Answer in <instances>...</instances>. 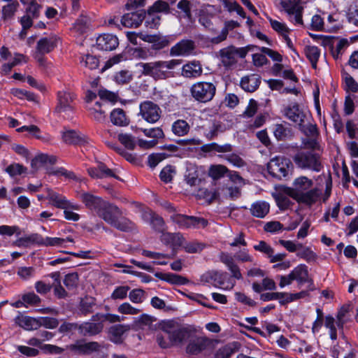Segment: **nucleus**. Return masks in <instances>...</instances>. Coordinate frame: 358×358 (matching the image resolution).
Segmentation results:
<instances>
[{"instance_id": "37998d69", "label": "nucleus", "mask_w": 358, "mask_h": 358, "mask_svg": "<svg viewBox=\"0 0 358 358\" xmlns=\"http://www.w3.org/2000/svg\"><path fill=\"white\" fill-rule=\"evenodd\" d=\"M171 130L176 136H184L189 133L190 126L185 120H178L173 123Z\"/></svg>"}, {"instance_id": "13d9d810", "label": "nucleus", "mask_w": 358, "mask_h": 358, "mask_svg": "<svg viewBox=\"0 0 358 358\" xmlns=\"http://www.w3.org/2000/svg\"><path fill=\"white\" fill-rule=\"evenodd\" d=\"M155 320V317L147 314H143L138 317L135 319V324L141 329H144L145 327H150Z\"/></svg>"}, {"instance_id": "6e6552de", "label": "nucleus", "mask_w": 358, "mask_h": 358, "mask_svg": "<svg viewBox=\"0 0 358 358\" xmlns=\"http://www.w3.org/2000/svg\"><path fill=\"white\" fill-rule=\"evenodd\" d=\"M251 50L250 46L236 48L231 45L221 49L219 51V56L222 64L227 68H230L237 63L238 58L245 57L248 51Z\"/></svg>"}, {"instance_id": "3c124183", "label": "nucleus", "mask_w": 358, "mask_h": 358, "mask_svg": "<svg viewBox=\"0 0 358 358\" xmlns=\"http://www.w3.org/2000/svg\"><path fill=\"white\" fill-rule=\"evenodd\" d=\"M237 343L229 344L220 348L215 354V358H229L236 350Z\"/></svg>"}, {"instance_id": "cd10ccee", "label": "nucleus", "mask_w": 358, "mask_h": 358, "mask_svg": "<svg viewBox=\"0 0 358 358\" xmlns=\"http://www.w3.org/2000/svg\"><path fill=\"white\" fill-rule=\"evenodd\" d=\"M27 343L31 346L38 347L44 352L59 354L63 352V349L58 346L50 344H43L38 336L30 338L27 341Z\"/></svg>"}, {"instance_id": "58836bf2", "label": "nucleus", "mask_w": 358, "mask_h": 358, "mask_svg": "<svg viewBox=\"0 0 358 358\" xmlns=\"http://www.w3.org/2000/svg\"><path fill=\"white\" fill-rule=\"evenodd\" d=\"M129 329V327L124 324L112 326L109 329L110 341L115 343L122 342V336Z\"/></svg>"}, {"instance_id": "052dcab7", "label": "nucleus", "mask_w": 358, "mask_h": 358, "mask_svg": "<svg viewBox=\"0 0 358 358\" xmlns=\"http://www.w3.org/2000/svg\"><path fill=\"white\" fill-rule=\"evenodd\" d=\"M141 131L145 134V136L154 138V140L162 138L164 137V131L160 127L141 129Z\"/></svg>"}, {"instance_id": "69168bd1", "label": "nucleus", "mask_w": 358, "mask_h": 358, "mask_svg": "<svg viewBox=\"0 0 358 358\" xmlns=\"http://www.w3.org/2000/svg\"><path fill=\"white\" fill-rule=\"evenodd\" d=\"M37 322L38 325L48 329H55L59 325L58 320L50 317H41Z\"/></svg>"}, {"instance_id": "0eeeda50", "label": "nucleus", "mask_w": 358, "mask_h": 358, "mask_svg": "<svg viewBox=\"0 0 358 358\" xmlns=\"http://www.w3.org/2000/svg\"><path fill=\"white\" fill-rule=\"evenodd\" d=\"M292 163L285 157H274L267 164L268 173L273 178L280 180L287 177L292 173Z\"/></svg>"}, {"instance_id": "9d476101", "label": "nucleus", "mask_w": 358, "mask_h": 358, "mask_svg": "<svg viewBox=\"0 0 358 358\" xmlns=\"http://www.w3.org/2000/svg\"><path fill=\"white\" fill-rule=\"evenodd\" d=\"M214 350V344L210 339L199 337L190 339L186 348V352L189 355H196L203 353L205 355H210Z\"/></svg>"}, {"instance_id": "f8f14e48", "label": "nucleus", "mask_w": 358, "mask_h": 358, "mask_svg": "<svg viewBox=\"0 0 358 358\" xmlns=\"http://www.w3.org/2000/svg\"><path fill=\"white\" fill-rule=\"evenodd\" d=\"M139 108V115L148 122L155 123L159 120L162 110L157 104L151 101H145Z\"/></svg>"}, {"instance_id": "c756f323", "label": "nucleus", "mask_w": 358, "mask_h": 358, "mask_svg": "<svg viewBox=\"0 0 358 358\" xmlns=\"http://www.w3.org/2000/svg\"><path fill=\"white\" fill-rule=\"evenodd\" d=\"M87 171L92 178H116V176L113 173V171L102 163H100L97 167L88 169Z\"/></svg>"}, {"instance_id": "49530a36", "label": "nucleus", "mask_w": 358, "mask_h": 358, "mask_svg": "<svg viewBox=\"0 0 358 358\" xmlns=\"http://www.w3.org/2000/svg\"><path fill=\"white\" fill-rule=\"evenodd\" d=\"M306 57L311 63L313 69L317 68V63L320 55V50L317 46H306L304 49Z\"/></svg>"}, {"instance_id": "bb28decb", "label": "nucleus", "mask_w": 358, "mask_h": 358, "mask_svg": "<svg viewBox=\"0 0 358 358\" xmlns=\"http://www.w3.org/2000/svg\"><path fill=\"white\" fill-rule=\"evenodd\" d=\"M202 73V67L199 62L193 61L185 64L182 68V76L191 78H196Z\"/></svg>"}, {"instance_id": "72a5a7b5", "label": "nucleus", "mask_w": 358, "mask_h": 358, "mask_svg": "<svg viewBox=\"0 0 358 358\" xmlns=\"http://www.w3.org/2000/svg\"><path fill=\"white\" fill-rule=\"evenodd\" d=\"M155 276L172 285H182L189 282V280L182 275L176 273H157Z\"/></svg>"}, {"instance_id": "dca6fc26", "label": "nucleus", "mask_w": 358, "mask_h": 358, "mask_svg": "<svg viewBox=\"0 0 358 358\" xmlns=\"http://www.w3.org/2000/svg\"><path fill=\"white\" fill-rule=\"evenodd\" d=\"M219 258L220 262L223 263L231 272V276L229 277L231 278V280H233V278L236 280H241L243 278L241 269L231 254L222 252L220 254Z\"/></svg>"}, {"instance_id": "473e14b6", "label": "nucleus", "mask_w": 358, "mask_h": 358, "mask_svg": "<svg viewBox=\"0 0 358 358\" xmlns=\"http://www.w3.org/2000/svg\"><path fill=\"white\" fill-rule=\"evenodd\" d=\"M184 237L180 233H166L163 235L162 241L166 245H170L175 251L178 247H182Z\"/></svg>"}, {"instance_id": "a878e982", "label": "nucleus", "mask_w": 358, "mask_h": 358, "mask_svg": "<svg viewBox=\"0 0 358 358\" xmlns=\"http://www.w3.org/2000/svg\"><path fill=\"white\" fill-rule=\"evenodd\" d=\"M57 41L55 36L42 38L37 42L36 50L41 55L49 53L57 46Z\"/></svg>"}, {"instance_id": "6ab92c4d", "label": "nucleus", "mask_w": 358, "mask_h": 358, "mask_svg": "<svg viewBox=\"0 0 358 358\" xmlns=\"http://www.w3.org/2000/svg\"><path fill=\"white\" fill-rule=\"evenodd\" d=\"M284 115L287 119L299 127H302L306 117L305 113L300 110L296 103H291L286 106L284 109Z\"/></svg>"}, {"instance_id": "20e7f679", "label": "nucleus", "mask_w": 358, "mask_h": 358, "mask_svg": "<svg viewBox=\"0 0 358 358\" xmlns=\"http://www.w3.org/2000/svg\"><path fill=\"white\" fill-rule=\"evenodd\" d=\"M182 63V60L171 59L158 60L148 63H140L142 73L155 80H166L175 77L174 70Z\"/></svg>"}, {"instance_id": "5fc2aeb1", "label": "nucleus", "mask_w": 358, "mask_h": 358, "mask_svg": "<svg viewBox=\"0 0 358 358\" xmlns=\"http://www.w3.org/2000/svg\"><path fill=\"white\" fill-rule=\"evenodd\" d=\"M78 275L76 273H71L65 275L63 282L69 290H72L78 287Z\"/></svg>"}, {"instance_id": "aec40b11", "label": "nucleus", "mask_w": 358, "mask_h": 358, "mask_svg": "<svg viewBox=\"0 0 358 358\" xmlns=\"http://www.w3.org/2000/svg\"><path fill=\"white\" fill-rule=\"evenodd\" d=\"M75 95L67 92H59L57 94L58 103L55 108L57 113L71 111L73 110V102Z\"/></svg>"}, {"instance_id": "a19ab883", "label": "nucleus", "mask_w": 358, "mask_h": 358, "mask_svg": "<svg viewBox=\"0 0 358 358\" xmlns=\"http://www.w3.org/2000/svg\"><path fill=\"white\" fill-rule=\"evenodd\" d=\"M206 247V243L196 240L186 241L184 238L182 248L187 253H199Z\"/></svg>"}, {"instance_id": "a18cd8bd", "label": "nucleus", "mask_w": 358, "mask_h": 358, "mask_svg": "<svg viewBox=\"0 0 358 358\" xmlns=\"http://www.w3.org/2000/svg\"><path fill=\"white\" fill-rule=\"evenodd\" d=\"M148 43H152V48L159 50L168 46L169 40L167 36L162 35H152V37L148 38Z\"/></svg>"}, {"instance_id": "774afa93", "label": "nucleus", "mask_w": 358, "mask_h": 358, "mask_svg": "<svg viewBox=\"0 0 358 358\" xmlns=\"http://www.w3.org/2000/svg\"><path fill=\"white\" fill-rule=\"evenodd\" d=\"M173 173H175V169L172 166H165L160 172L159 178L162 181L168 183L173 179Z\"/></svg>"}, {"instance_id": "f257e3e1", "label": "nucleus", "mask_w": 358, "mask_h": 358, "mask_svg": "<svg viewBox=\"0 0 358 358\" xmlns=\"http://www.w3.org/2000/svg\"><path fill=\"white\" fill-rule=\"evenodd\" d=\"M192 332L189 327L173 320L164 321L161 331L156 336V341L162 348L181 346L190 339Z\"/></svg>"}, {"instance_id": "680f3d73", "label": "nucleus", "mask_w": 358, "mask_h": 358, "mask_svg": "<svg viewBox=\"0 0 358 358\" xmlns=\"http://www.w3.org/2000/svg\"><path fill=\"white\" fill-rule=\"evenodd\" d=\"M253 248L256 251L264 254L267 257H271L272 254L274 253V249L264 241H260Z\"/></svg>"}, {"instance_id": "338daca9", "label": "nucleus", "mask_w": 358, "mask_h": 358, "mask_svg": "<svg viewBox=\"0 0 358 358\" xmlns=\"http://www.w3.org/2000/svg\"><path fill=\"white\" fill-rule=\"evenodd\" d=\"M169 154L165 152L153 153L148 156V164L150 167H155L160 162L169 157Z\"/></svg>"}, {"instance_id": "4468645a", "label": "nucleus", "mask_w": 358, "mask_h": 358, "mask_svg": "<svg viewBox=\"0 0 358 358\" xmlns=\"http://www.w3.org/2000/svg\"><path fill=\"white\" fill-rule=\"evenodd\" d=\"M47 199H48L52 203L54 206L57 208L64 209V208H71L72 210H79L80 206L76 203H73L66 198L59 194L52 189L47 188Z\"/></svg>"}, {"instance_id": "4d7b16f0", "label": "nucleus", "mask_w": 358, "mask_h": 358, "mask_svg": "<svg viewBox=\"0 0 358 358\" xmlns=\"http://www.w3.org/2000/svg\"><path fill=\"white\" fill-rule=\"evenodd\" d=\"M224 159L237 168L246 165L245 162L236 153H229L223 156Z\"/></svg>"}, {"instance_id": "f704fd0d", "label": "nucleus", "mask_w": 358, "mask_h": 358, "mask_svg": "<svg viewBox=\"0 0 358 358\" xmlns=\"http://www.w3.org/2000/svg\"><path fill=\"white\" fill-rule=\"evenodd\" d=\"M20 7V3L17 1H14L2 6L1 8V20L8 21L13 19L16 12Z\"/></svg>"}, {"instance_id": "2f4dec72", "label": "nucleus", "mask_w": 358, "mask_h": 358, "mask_svg": "<svg viewBox=\"0 0 358 358\" xmlns=\"http://www.w3.org/2000/svg\"><path fill=\"white\" fill-rule=\"evenodd\" d=\"M273 134L278 141H285L292 136V129L287 122L275 124Z\"/></svg>"}, {"instance_id": "7c9ffc66", "label": "nucleus", "mask_w": 358, "mask_h": 358, "mask_svg": "<svg viewBox=\"0 0 358 358\" xmlns=\"http://www.w3.org/2000/svg\"><path fill=\"white\" fill-rule=\"evenodd\" d=\"M111 122L118 127H125L129 124V119L121 108H115L110 113Z\"/></svg>"}, {"instance_id": "f03ea898", "label": "nucleus", "mask_w": 358, "mask_h": 358, "mask_svg": "<svg viewBox=\"0 0 358 358\" xmlns=\"http://www.w3.org/2000/svg\"><path fill=\"white\" fill-rule=\"evenodd\" d=\"M313 182L306 176H300L293 182V187H287L285 193L296 200L308 206H312L319 199L322 192L317 187L313 188Z\"/></svg>"}, {"instance_id": "6e6d98bb", "label": "nucleus", "mask_w": 358, "mask_h": 358, "mask_svg": "<svg viewBox=\"0 0 358 358\" xmlns=\"http://www.w3.org/2000/svg\"><path fill=\"white\" fill-rule=\"evenodd\" d=\"M145 24L147 27L155 29L157 28L161 20V17L159 15H157L154 12H149L148 10L147 15H145Z\"/></svg>"}, {"instance_id": "5701e85b", "label": "nucleus", "mask_w": 358, "mask_h": 358, "mask_svg": "<svg viewBox=\"0 0 358 358\" xmlns=\"http://www.w3.org/2000/svg\"><path fill=\"white\" fill-rule=\"evenodd\" d=\"M62 139L67 144L76 145H85L89 143V138L85 135L75 130L63 132Z\"/></svg>"}, {"instance_id": "a211bd4d", "label": "nucleus", "mask_w": 358, "mask_h": 358, "mask_svg": "<svg viewBox=\"0 0 358 358\" xmlns=\"http://www.w3.org/2000/svg\"><path fill=\"white\" fill-rule=\"evenodd\" d=\"M119 45L116 36L110 34H103L97 37L96 45L97 49L103 51H111Z\"/></svg>"}, {"instance_id": "393cba45", "label": "nucleus", "mask_w": 358, "mask_h": 358, "mask_svg": "<svg viewBox=\"0 0 358 358\" xmlns=\"http://www.w3.org/2000/svg\"><path fill=\"white\" fill-rule=\"evenodd\" d=\"M261 83V77L258 74H250L241 78V86L243 90L253 92L259 87Z\"/></svg>"}, {"instance_id": "de8ad7c7", "label": "nucleus", "mask_w": 358, "mask_h": 358, "mask_svg": "<svg viewBox=\"0 0 358 358\" xmlns=\"http://www.w3.org/2000/svg\"><path fill=\"white\" fill-rule=\"evenodd\" d=\"M101 108V103L97 101L93 107L89 108L90 117L98 122H103L106 119V113Z\"/></svg>"}, {"instance_id": "8fccbe9b", "label": "nucleus", "mask_w": 358, "mask_h": 358, "mask_svg": "<svg viewBox=\"0 0 358 358\" xmlns=\"http://www.w3.org/2000/svg\"><path fill=\"white\" fill-rule=\"evenodd\" d=\"M80 63L90 70H94L98 68L99 59L96 56L87 54L81 57Z\"/></svg>"}, {"instance_id": "9b49d317", "label": "nucleus", "mask_w": 358, "mask_h": 358, "mask_svg": "<svg viewBox=\"0 0 358 358\" xmlns=\"http://www.w3.org/2000/svg\"><path fill=\"white\" fill-rule=\"evenodd\" d=\"M171 220L181 229L204 228L208 225V221L203 217L182 214L174 213L171 215Z\"/></svg>"}, {"instance_id": "c9c22d12", "label": "nucleus", "mask_w": 358, "mask_h": 358, "mask_svg": "<svg viewBox=\"0 0 358 358\" xmlns=\"http://www.w3.org/2000/svg\"><path fill=\"white\" fill-rule=\"evenodd\" d=\"M14 320L17 325L27 330L36 329V327L38 326V322L36 319L22 315L20 313L15 317Z\"/></svg>"}, {"instance_id": "423d86ee", "label": "nucleus", "mask_w": 358, "mask_h": 358, "mask_svg": "<svg viewBox=\"0 0 358 358\" xmlns=\"http://www.w3.org/2000/svg\"><path fill=\"white\" fill-rule=\"evenodd\" d=\"M201 282L210 283L215 287L223 289H231L236 285V282L229 277L227 272L211 270L204 273L201 276Z\"/></svg>"}, {"instance_id": "79ce46f5", "label": "nucleus", "mask_w": 358, "mask_h": 358, "mask_svg": "<svg viewBox=\"0 0 358 358\" xmlns=\"http://www.w3.org/2000/svg\"><path fill=\"white\" fill-rule=\"evenodd\" d=\"M40 241L41 235L35 233L27 236L18 238L13 243V245L17 247L27 248L31 244H36L38 245Z\"/></svg>"}, {"instance_id": "b1692460", "label": "nucleus", "mask_w": 358, "mask_h": 358, "mask_svg": "<svg viewBox=\"0 0 358 358\" xmlns=\"http://www.w3.org/2000/svg\"><path fill=\"white\" fill-rule=\"evenodd\" d=\"M295 280L299 285H303L306 282H310V290H314V285L313 280L309 278L308 270L305 264H299L292 271Z\"/></svg>"}, {"instance_id": "7ed1b4c3", "label": "nucleus", "mask_w": 358, "mask_h": 358, "mask_svg": "<svg viewBox=\"0 0 358 358\" xmlns=\"http://www.w3.org/2000/svg\"><path fill=\"white\" fill-rule=\"evenodd\" d=\"M96 215L119 231L129 232L135 229L133 222L122 216V210L115 204L108 201L104 202Z\"/></svg>"}, {"instance_id": "2eb2a0df", "label": "nucleus", "mask_w": 358, "mask_h": 358, "mask_svg": "<svg viewBox=\"0 0 358 358\" xmlns=\"http://www.w3.org/2000/svg\"><path fill=\"white\" fill-rule=\"evenodd\" d=\"M100 345L96 342L86 343L84 340H78L75 343L69 345L68 349L78 355H89L97 351Z\"/></svg>"}, {"instance_id": "0e129e2a", "label": "nucleus", "mask_w": 358, "mask_h": 358, "mask_svg": "<svg viewBox=\"0 0 358 358\" xmlns=\"http://www.w3.org/2000/svg\"><path fill=\"white\" fill-rule=\"evenodd\" d=\"M288 196H289L286 194L285 195L282 194H278L275 196L277 205L280 210L288 209L292 206V202Z\"/></svg>"}, {"instance_id": "603ef678", "label": "nucleus", "mask_w": 358, "mask_h": 358, "mask_svg": "<svg viewBox=\"0 0 358 358\" xmlns=\"http://www.w3.org/2000/svg\"><path fill=\"white\" fill-rule=\"evenodd\" d=\"M114 79L118 84H127L133 79V74L128 70H121L115 73Z\"/></svg>"}, {"instance_id": "412c9836", "label": "nucleus", "mask_w": 358, "mask_h": 358, "mask_svg": "<svg viewBox=\"0 0 358 358\" xmlns=\"http://www.w3.org/2000/svg\"><path fill=\"white\" fill-rule=\"evenodd\" d=\"M145 17V13L138 10L124 14L121 19V23L126 27H138Z\"/></svg>"}, {"instance_id": "39448f33", "label": "nucleus", "mask_w": 358, "mask_h": 358, "mask_svg": "<svg viewBox=\"0 0 358 358\" xmlns=\"http://www.w3.org/2000/svg\"><path fill=\"white\" fill-rule=\"evenodd\" d=\"M293 161L301 169L320 172L323 168L320 155L313 150L299 151L293 157Z\"/></svg>"}, {"instance_id": "09e8293b", "label": "nucleus", "mask_w": 358, "mask_h": 358, "mask_svg": "<svg viewBox=\"0 0 358 358\" xmlns=\"http://www.w3.org/2000/svg\"><path fill=\"white\" fill-rule=\"evenodd\" d=\"M228 171V168L224 165H212L209 168L208 176L213 180H218L227 174Z\"/></svg>"}, {"instance_id": "bf43d9fd", "label": "nucleus", "mask_w": 358, "mask_h": 358, "mask_svg": "<svg viewBox=\"0 0 358 358\" xmlns=\"http://www.w3.org/2000/svg\"><path fill=\"white\" fill-rule=\"evenodd\" d=\"M119 141L129 150H134L136 147L134 137L131 134H120L118 135Z\"/></svg>"}, {"instance_id": "e2e57ef3", "label": "nucleus", "mask_w": 358, "mask_h": 358, "mask_svg": "<svg viewBox=\"0 0 358 358\" xmlns=\"http://www.w3.org/2000/svg\"><path fill=\"white\" fill-rule=\"evenodd\" d=\"M41 8V5L38 4L36 0H31L26 8L27 15H30L31 17L36 19L40 15Z\"/></svg>"}, {"instance_id": "864d4df0", "label": "nucleus", "mask_w": 358, "mask_h": 358, "mask_svg": "<svg viewBox=\"0 0 358 358\" xmlns=\"http://www.w3.org/2000/svg\"><path fill=\"white\" fill-rule=\"evenodd\" d=\"M148 11L157 13H169L170 12V7L169 3L164 1V0H158L154 3V4L148 8Z\"/></svg>"}, {"instance_id": "f3484780", "label": "nucleus", "mask_w": 358, "mask_h": 358, "mask_svg": "<svg viewBox=\"0 0 358 358\" xmlns=\"http://www.w3.org/2000/svg\"><path fill=\"white\" fill-rule=\"evenodd\" d=\"M86 208L92 210L95 215L100 210L106 200L101 197L95 196L90 192H82L79 196Z\"/></svg>"}, {"instance_id": "c85d7f7f", "label": "nucleus", "mask_w": 358, "mask_h": 358, "mask_svg": "<svg viewBox=\"0 0 358 358\" xmlns=\"http://www.w3.org/2000/svg\"><path fill=\"white\" fill-rule=\"evenodd\" d=\"M250 213L256 217L264 218L270 210V205L264 201L253 203L250 208Z\"/></svg>"}, {"instance_id": "e433bc0d", "label": "nucleus", "mask_w": 358, "mask_h": 358, "mask_svg": "<svg viewBox=\"0 0 358 358\" xmlns=\"http://www.w3.org/2000/svg\"><path fill=\"white\" fill-rule=\"evenodd\" d=\"M201 150L203 152H221V153H227L231 152L233 150V146L229 143H226L224 145H218L216 143H211L208 144H205L201 147Z\"/></svg>"}, {"instance_id": "ea45409f", "label": "nucleus", "mask_w": 358, "mask_h": 358, "mask_svg": "<svg viewBox=\"0 0 358 358\" xmlns=\"http://www.w3.org/2000/svg\"><path fill=\"white\" fill-rule=\"evenodd\" d=\"M78 329L83 336H93L100 333L102 327L99 324L85 322L80 324Z\"/></svg>"}, {"instance_id": "ddd939ff", "label": "nucleus", "mask_w": 358, "mask_h": 358, "mask_svg": "<svg viewBox=\"0 0 358 358\" xmlns=\"http://www.w3.org/2000/svg\"><path fill=\"white\" fill-rule=\"evenodd\" d=\"M280 4L289 15V20L297 24H302L303 8L298 0H282Z\"/></svg>"}, {"instance_id": "c03bdc74", "label": "nucleus", "mask_w": 358, "mask_h": 358, "mask_svg": "<svg viewBox=\"0 0 358 358\" xmlns=\"http://www.w3.org/2000/svg\"><path fill=\"white\" fill-rule=\"evenodd\" d=\"M96 305V299L91 296H85L82 299L79 305V311L83 315H87L93 312Z\"/></svg>"}, {"instance_id": "1a4fd4ad", "label": "nucleus", "mask_w": 358, "mask_h": 358, "mask_svg": "<svg viewBox=\"0 0 358 358\" xmlns=\"http://www.w3.org/2000/svg\"><path fill=\"white\" fill-rule=\"evenodd\" d=\"M192 97L199 102L206 103L211 101L216 92L215 85L209 82H198L190 89Z\"/></svg>"}, {"instance_id": "4c0bfd02", "label": "nucleus", "mask_w": 358, "mask_h": 358, "mask_svg": "<svg viewBox=\"0 0 358 358\" xmlns=\"http://www.w3.org/2000/svg\"><path fill=\"white\" fill-rule=\"evenodd\" d=\"M38 243V245H45V246H65L64 243L66 242L73 243V239L69 236L66 238H52V237H46L43 238L41 235V241Z\"/></svg>"}, {"instance_id": "4be33fe9", "label": "nucleus", "mask_w": 358, "mask_h": 358, "mask_svg": "<svg viewBox=\"0 0 358 358\" xmlns=\"http://www.w3.org/2000/svg\"><path fill=\"white\" fill-rule=\"evenodd\" d=\"M195 48L194 42L192 40H182L172 46L170 50L171 56H185L190 55Z\"/></svg>"}]
</instances>
